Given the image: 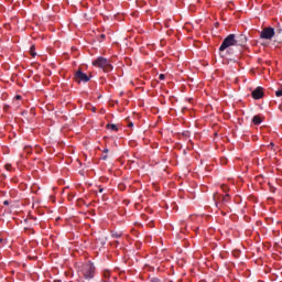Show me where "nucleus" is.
I'll list each match as a JSON object with an SVG mask.
<instances>
[{"instance_id": "1", "label": "nucleus", "mask_w": 282, "mask_h": 282, "mask_svg": "<svg viewBox=\"0 0 282 282\" xmlns=\"http://www.w3.org/2000/svg\"><path fill=\"white\" fill-rule=\"evenodd\" d=\"M82 275L86 279V281H91L94 276H96V267L91 262H87L82 267Z\"/></svg>"}, {"instance_id": "2", "label": "nucleus", "mask_w": 282, "mask_h": 282, "mask_svg": "<svg viewBox=\"0 0 282 282\" xmlns=\"http://www.w3.org/2000/svg\"><path fill=\"white\" fill-rule=\"evenodd\" d=\"M93 65L94 67H99L100 69L106 72V74L112 72L113 69V65H111V63H109V59L105 57H97V59L93 62Z\"/></svg>"}, {"instance_id": "3", "label": "nucleus", "mask_w": 282, "mask_h": 282, "mask_svg": "<svg viewBox=\"0 0 282 282\" xmlns=\"http://www.w3.org/2000/svg\"><path fill=\"white\" fill-rule=\"evenodd\" d=\"M237 46L235 42V34H229L224 39L221 45L219 46V52H225V50H230V47Z\"/></svg>"}, {"instance_id": "4", "label": "nucleus", "mask_w": 282, "mask_h": 282, "mask_svg": "<svg viewBox=\"0 0 282 282\" xmlns=\"http://www.w3.org/2000/svg\"><path fill=\"white\" fill-rule=\"evenodd\" d=\"M275 35L276 32L274 31V28L267 26L261 31L260 39H264V41H272V39H274Z\"/></svg>"}, {"instance_id": "5", "label": "nucleus", "mask_w": 282, "mask_h": 282, "mask_svg": "<svg viewBox=\"0 0 282 282\" xmlns=\"http://www.w3.org/2000/svg\"><path fill=\"white\" fill-rule=\"evenodd\" d=\"M75 82L76 83H89L90 78L87 74L83 73V70H77L75 73Z\"/></svg>"}, {"instance_id": "6", "label": "nucleus", "mask_w": 282, "mask_h": 282, "mask_svg": "<svg viewBox=\"0 0 282 282\" xmlns=\"http://www.w3.org/2000/svg\"><path fill=\"white\" fill-rule=\"evenodd\" d=\"M236 46L243 47L248 43V37L245 34H235Z\"/></svg>"}, {"instance_id": "7", "label": "nucleus", "mask_w": 282, "mask_h": 282, "mask_svg": "<svg viewBox=\"0 0 282 282\" xmlns=\"http://www.w3.org/2000/svg\"><path fill=\"white\" fill-rule=\"evenodd\" d=\"M251 96L253 98V100H261V98H263L264 93H263V87L258 86L252 93Z\"/></svg>"}, {"instance_id": "8", "label": "nucleus", "mask_w": 282, "mask_h": 282, "mask_svg": "<svg viewBox=\"0 0 282 282\" xmlns=\"http://www.w3.org/2000/svg\"><path fill=\"white\" fill-rule=\"evenodd\" d=\"M252 122H253V124H261V122H262L261 117L259 115H256L252 118Z\"/></svg>"}, {"instance_id": "9", "label": "nucleus", "mask_w": 282, "mask_h": 282, "mask_svg": "<svg viewBox=\"0 0 282 282\" xmlns=\"http://www.w3.org/2000/svg\"><path fill=\"white\" fill-rule=\"evenodd\" d=\"M107 129H110V131H118V126L115 123H108Z\"/></svg>"}, {"instance_id": "10", "label": "nucleus", "mask_w": 282, "mask_h": 282, "mask_svg": "<svg viewBox=\"0 0 282 282\" xmlns=\"http://www.w3.org/2000/svg\"><path fill=\"white\" fill-rule=\"evenodd\" d=\"M104 279H109L111 276V271L105 270L102 273Z\"/></svg>"}, {"instance_id": "11", "label": "nucleus", "mask_w": 282, "mask_h": 282, "mask_svg": "<svg viewBox=\"0 0 282 282\" xmlns=\"http://www.w3.org/2000/svg\"><path fill=\"white\" fill-rule=\"evenodd\" d=\"M229 200H230V195L226 194L225 196H223V204H228Z\"/></svg>"}, {"instance_id": "12", "label": "nucleus", "mask_w": 282, "mask_h": 282, "mask_svg": "<svg viewBox=\"0 0 282 282\" xmlns=\"http://www.w3.org/2000/svg\"><path fill=\"white\" fill-rule=\"evenodd\" d=\"M24 151H25V153L30 154V153H32V148L30 145H26L24 148Z\"/></svg>"}, {"instance_id": "13", "label": "nucleus", "mask_w": 282, "mask_h": 282, "mask_svg": "<svg viewBox=\"0 0 282 282\" xmlns=\"http://www.w3.org/2000/svg\"><path fill=\"white\" fill-rule=\"evenodd\" d=\"M275 96L278 98H281V96H282V88L275 91Z\"/></svg>"}, {"instance_id": "14", "label": "nucleus", "mask_w": 282, "mask_h": 282, "mask_svg": "<svg viewBox=\"0 0 282 282\" xmlns=\"http://www.w3.org/2000/svg\"><path fill=\"white\" fill-rule=\"evenodd\" d=\"M281 32H282V29H281V28H276V29H275V34H281Z\"/></svg>"}, {"instance_id": "15", "label": "nucleus", "mask_w": 282, "mask_h": 282, "mask_svg": "<svg viewBox=\"0 0 282 282\" xmlns=\"http://www.w3.org/2000/svg\"><path fill=\"white\" fill-rule=\"evenodd\" d=\"M164 78H165V75H164V74H161V75L159 76V80H164Z\"/></svg>"}, {"instance_id": "16", "label": "nucleus", "mask_w": 282, "mask_h": 282, "mask_svg": "<svg viewBox=\"0 0 282 282\" xmlns=\"http://www.w3.org/2000/svg\"><path fill=\"white\" fill-rule=\"evenodd\" d=\"M3 205H4V206H10V200H4V202H3Z\"/></svg>"}, {"instance_id": "17", "label": "nucleus", "mask_w": 282, "mask_h": 282, "mask_svg": "<svg viewBox=\"0 0 282 282\" xmlns=\"http://www.w3.org/2000/svg\"><path fill=\"white\" fill-rule=\"evenodd\" d=\"M112 237H115L116 239L120 238L119 234H112Z\"/></svg>"}, {"instance_id": "18", "label": "nucleus", "mask_w": 282, "mask_h": 282, "mask_svg": "<svg viewBox=\"0 0 282 282\" xmlns=\"http://www.w3.org/2000/svg\"><path fill=\"white\" fill-rule=\"evenodd\" d=\"M15 98H17V100H21V96L20 95L15 96Z\"/></svg>"}, {"instance_id": "19", "label": "nucleus", "mask_w": 282, "mask_h": 282, "mask_svg": "<svg viewBox=\"0 0 282 282\" xmlns=\"http://www.w3.org/2000/svg\"><path fill=\"white\" fill-rule=\"evenodd\" d=\"M104 153H109V149H105V150H104Z\"/></svg>"}, {"instance_id": "20", "label": "nucleus", "mask_w": 282, "mask_h": 282, "mask_svg": "<svg viewBox=\"0 0 282 282\" xmlns=\"http://www.w3.org/2000/svg\"><path fill=\"white\" fill-rule=\"evenodd\" d=\"M31 54H32V56H36V53H34V52H31Z\"/></svg>"}, {"instance_id": "21", "label": "nucleus", "mask_w": 282, "mask_h": 282, "mask_svg": "<svg viewBox=\"0 0 282 282\" xmlns=\"http://www.w3.org/2000/svg\"><path fill=\"white\" fill-rule=\"evenodd\" d=\"M105 189L104 188H99V193H102Z\"/></svg>"}, {"instance_id": "22", "label": "nucleus", "mask_w": 282, "mask_h": 282, "mask_svg": "<svg viewBox=\"0 0 282 282\" xmlns=\"http://www.w3.org/2000/svg\"><path fill=\"white\" fill-rule=\"evenodd\" d=\"M31 52H34V46H31Z\"/></svg>"}, {"instance_id": "23", "label": "nucleus", "mask_w": 282, "mask_h": 282, "mask_svg": "<svg viewBox=\"0 0 282 282\" xmlns=\"http://www.w3.org/2000/svg\"><path fill=\"white\" fill-rule=\"evenodd\" d=\"M102 160H107V155H104V156H102Z\"/></svg>"}, {"instance_id": "24", "label": "nucleus", "mask_w": 282, "mask_h": 282, "mask_svg": "<svg viewBox=\"0 0 282 282\" xmlns=\"http://www.w3.org/2000/svg\"><path fill=\"white\" fill-rule=\"evenodd\" d=\"M0 243H3V238H0Z\"/></svg>"}, {"instance_id": "25", "label": "nucleus", "mask_w": 282, "mask_h": 282, "mask_svg": "<svg viewBox=\"0 0 282 282\" xmlns=\"http://www.w3.org/2000/svg\"><path fill=\"white\" fill-rule=\"evenodd\" d=\"M129 127H133V123L131 122V123H129Z\"/></svg>"}, {"instance_id": "26", "label": "nucleus", "mask_w": 282, "mask_h": 282, "mask_svg": "<svg viewBox=\"0 0 282 282\" xmlns=\"http://www.w3.org/2000/svg\"><path fill=\"white\" fill-rule=\"evenodd\" d=\"M270 147H274V143L271 142V143H270Z\"/></svg>"}, {"instance_id": "27", "label": "nucleus", "mask_w": 282, "mask_h": 282, "mask_svg": "<svg viewBox=\"0 0 282 282\" xmlns=\"http://www.w3.org/2000/svg\"><path fill=\"white\" fill-rule=\"evenodd\" d=\"M101 282H109V281H107V280H101Z\"/></svg>"}, {"instance_id": "28", "label": "nucleus", "mask_w": 282, "mask_h": 282, "mask_svg": "<svg viewBox=\"0 0 282 282\" xmlns=\"http://www.w3.org/2000/svg\"><path fill=\"white\" fill-rule=\"evenodd\" d=\"M7 169H8V171H9V169H10V165H7Z\"/></svg>"}, {"instance_id": "29", "label": "nucleus", "mask_w": 282, "mask_h": 282, "mask_svg": "<svg viewBox=\"0 0 282 282\" xmlns=\"http://www.w3.org/2000/svg\"><path fill=\"white\" fill-rule=\"evenodd\" d=\"M223 188H224V191H226L227 187H226V186H223Z\"/></svg>"}, {"instance_id": "30", "label": "nucleus", "mask_w": 282, "mask_h": 282, "mask_svg": "<svg viewBox=\"0 0 282 282\" xmlns=\"http://www.w3.org/2000/svg\"><path fill=\"white\" fill-rule=\"evenodd\" d=\"M9 106H4V109H8Z\"/></svg>"}, {"instance_id": "31", "label": "nucleus", "mask_w": 282, "mask_h": 282, "mask_svg": "<svg viewBox=\"0 0 282 282\" xmlns=\"http://www.w3.org/2000/svg\"><path fill=\"white\" fill-rule=\"evenodd\" d=\"M101 39H105V35H101Z\"/></svg>"}, {"instance_id": "32", "label": "nucleus", "mask_w": 282, "mask_h": 282, "mask_svg": "<svg viewBox=\"0 0 282 282\" xmlns=\"http://www.w3.org/2000/svg\"><path fill=\"white\" fill-rule=\"evenodd\" d=\"M93 111H96V108H93Z\"/></svg>"}]
</instances>
